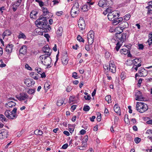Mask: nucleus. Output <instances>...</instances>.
Here are the masks:
<instances>
[{
	"label": "nucleus",
	"mask_w": 152,
	"mask_h": 152,
	"mask_svg": "<svg viewBox=\"0 0 152 152\" xmlns=\"http://www.w3.org/2000/svg\"><path fill=\"white\" fill-rule=\"evenodd\" d=\"M91 7L88 6L87 4L84 5L82 8V9L83 12L87 11L89 9H91Z\"/></svg>",
	"instance_id": "23"
},
{
	"label": "nucleus",
	"mask_w": 152,
	"mask_h": 152,
	"mask_svg": "<svg viewBox=\"0 0 152 152\" xmlns=\"http://www.w3.org/2000/svg\"><path fill=\"white\" fill-rule=\"evenodd\" d=\"M136 108L138 112L143 113L148 110V107L147 105L144 103L137 102L136 104Z\"/></svg>",
	"instance_id": "2"
},
{
	"label": "nucleus",
	"mask_w": 152,
	"mask_h": 152,
	"mask_svg": "<svg viewBox=\"0 0 152 152\" xmlns=\"http://www.w3.org/2000/svg\"><path fill=\"white\" fill-rule=\"evenodd\" d=\"M105 0H100L98 4L99 6L101 7H104L105 5Z\"/></svg>",
	"instance_id": "31"
},
{
	"label": "nucleus",
	"mask_w": 152,
	"mask_h": 152,
	"mask_svg": "<svg viewBox=\"0 0 152 152\" xmlns=\"http://www.w3.org/2000/svg\"><path fill=\"white\" fill-rule=\"evenodd\" d=\"M64 102V100L63 98L59 99L57 102V105L58 106H60L63 104Z\"/></svg>",
	"instance_id": "29"
},
{
	"label": "nucleus",
	"mask_w": 152,
	"mask_h": 152,
	"mask_svg": "<svg viewBox=\"0 0 152 152\" xmlns=\"http://www.w3.org/2000/svg\"><path fill=\"white\" fill-rule=\"evenodd\" d=\"M92 47V45H90L88 43V44H86L85 45V49L87 51H89Z\"/></svg>",
	"instance_id": "35"
},
{
	"label": "nucleus",
	"mask_w": 152,
	"mask_h": 152,
	"mask_svg": "<svg viewBox=\"0 0 152 152\" xmlns=\"http://www.w3.org/2000/svg\"><path fill=\"white\" fill-rule=\"evenodd\" d=\"M141 66V64H140L138 66H134V65H133L132 69H135L136 71H137V70L138 68L139 67H140Z\"/></svg>",
	"instance_id": "46"
},
{
	"label": "nucleus",
	"mask_w": 152,
	"mask_h": 152,
	"mask_svg": "<svg viewBox=\"0 0 152 152\" xmlns=\"http://www.w3.org/2000/svg\"><path fill=\"white\" fill-rule=\"evenodd\" d=\"M111 99V96L110 95H107L105 97V100L108 102V103H110Z\"/></svg>",
	"instance_id": "37"
},
{
	"label": "nucleus",
	"mask_w": 152,
	"mask_h": 152,
	"mask_svg": "<svg viewBox=\"0 0 152 152\" xmlns=\"http://www.w3.org/2000/svg\"><path fill=\"white\" fill-rule=\"evenodd\" d=\"M117 20H118V22H119V23H120L121 22L124 20L123 19V18L121 17L118 18H117Z\"/></svg>",
	"instance_id": "56"
},
{
	"label": "nucleus",
	"mask_w": 152,
	"mask_h": 152,
	"mask_svg": "<svg viewBox=\"0 0 152 152\" xmlns=\"http://www.w3.org/2000/svg\"><path fill=\"white\" fill-rule=\"evenodd\" d=\"M6 120V118L2 114H0V121H1L2 122L5 121Z\"/></svg>",
	"instance_id": "42"
},
{
	"label": "nucleus",
	"mask_w": 152,
	"mask_h": 152,
	"mask_svg": "<svg viewBox=\"0 0 152 152\" xmlns=\"http://www.w3.org/2000/svg\"><path fill=\"white\" fill-rule=\"evenodd\" d=\"M135 96L136 97L135 99L136 100L143 101L144 99L141 92L137 90L136 91Z\"/></svg>",
	"instance_id": "8"
},
{
	"label": "nucleus",
	"mask_w": 152,
	"mask_h": 152,
	"mask_svg": "<svg viewBox=\"0 0 152 152\" xmlns=\"http://www.w3.org/2000/svg\"><path fill=\"white\" fill-rule=\"evenodd\" d=\"M109 70L113 73H114L115 72L116 67L114 64L109 63Z\"/></svg>",
	"instance_id": "16"
},
{
	"label": "nucleus",
	"mask_w": 152,
	"mask_h": 152,
	"mask_svg": "<svg viewBox=\"0 0 152 152\" xmlns=\"http://www.w3.org/2000/svg\"><path fill=\"white\" fill-rule=\"evenodd\" d=\"M110 55V54L107 51H106L105 53V57L106 58H109Z\"/></svg>",
	"instance_id": "44"
},
{
	"label": "nucleus",
	"mask_w": 152,
	"mask_h": 152,
	"mask_svg": "<svg viewBox=\"0 0 152 152\" xmlns=\"http://www.w3.org/2000/svg\"><path fill=\"white\" fill-rule=\"evenodd\" d=\"M77 39L79 42H84V39L80 35H78L77 37Z\"/></svg>",
	"instance_id": "39"
},
{
	"label": "nucleus",
	"mask_w": 152,
	"mask_h": 152,
	"mask_svg": "<svg viewBox=\"0 0 152 152\" xmlns=\"http://www.w3.org/2000/svg\"><path fill=\"white\" fill-rule=\"evenodd\" d=\"M36 23L37 25H41L44 32H48L51 29V27L50 25H48V23L46 17L41 16L36 20Z\"/></svg>",
	"instance_id": "1"
},
{
	"label": "nucleus",
	"mask_w": 152,
	"mask_h": 152,
	"mask_svg": "<svg viewBox=\"0 0 152 152\" xmlns=\"http://www.w3.org/2000/svg\"><path fill=\"white\" fill-rule=\"evenodd\" d=\"M11 34V32L9 30H6L3 33V35L4 37L8 35H10Z\"/></svg>",
	"instance_id": "36"
},
{
	"label": "nucleus",
	"mask_w": 152,
	"mask_h": 152,
	"mask_svg": "<svg viewBox=\"0 0 152 152\" xmlns=\"http://www.w3.org/2000/svg\"><path fill=\"white\" fill-rule=\"evenodd\" d=\"M77 73L75 72H74L72 73V77L75 78V79H77L78 78V76L77 75Z\"/></svg>",
	"instance_id": "49"
},
{
	"label": "nucleus",
	"mask_w": 152,
	"mask_h": 152,
	"mask_svg": "<svg viewBox=\"0 0 152 152\" xmlns=\"http://www.w3.org/2000/svg\"><path fill=\"white\" fill-rule=\"evenodd\" d=\"M147 42L148 43L150 47H152V39H148Z\"/></svg>",
	"instance_id": "50"
},
{
	"label": "nucleus",
	"mask_w": 152,
	"mask_h": 152,
	"mask_svg": "<svg viewBox=\"0 0 152 152\" xmlns=\"http://www.w3.org/2000/svg\"><path fill=\"white\" fill-rule=\"evenodd\" d=\"M129 51V50H127L126 49L123 48L120 50V53L121 54L124 55L127 54Z\"/></svg>",
	"instance_id": "30"
},
{
	"label": "nucleus",
	"mask_w": 152,
	"mask_h": 152,
	"mask_svg": "<svg viewBox=\"0 0 152 152\" xmlns=\"http://www.w3.org/2000/svg\"><path fill=\"white\" fill-rule=\"evenodd\" d=\"M35 70L37 71V72L39 74H40L42 73V72L41 71V68H36L35 69Z\"/></svg>",
	"instance_id": "64"
},
{
	"label": "nucleus",
	"mask_w": 152,
	"mask_h": 152,
	"mask_svg": "<svg viewBox=\"0 0 152 152\" xmlns=\"http://www.w3.org/2000/svg\"><path fill=\"white\" fill-rule=\"evenodd\" d=\"M88 136L87 135H86L84 136V138L83 139V141H82V142H83V143H85L88 140Z\"/></svg>",
	"instance_id": "45"
},
{
	"label": "nucleus",
	"mask_w": 152,
	"mask_h": 152,
	"mask_svg": "<svg viewBox=\"0 0 152 152\" xmlns=\"http://www.w3.org/2000/svg\"><path fill=\"white\" fill-rule=\"evenodd\" d=\"M16 105V103L12 101H11L8 102L7 103H6L5 104L6 106H8L9 107L12 108L13 107H15Z\"/></svg>",
	"instance_id": "24"
},
{
	"label": "nucleus",
	"mask_w": 152,
	"mask_h": 152,
	"mask_svg": "<svg viewBox=\"0 0 152 152\" xmlns=\"http://www.w3.org/2000/svg\"><path fill=\"white\" fill-rule=\"evenodd\" d=\"M9 135L8 131L6 129H2L0 131V137L1 139L7 138Z\"/></svg>",
	"instance_id": "12"
},
{
	"label": "nucleus",
	"mask_w": 152,
	"mask_h": 152,
	"mask_svg": "<svg viewBox=\"0 0 152 152\" xmlns=\"http://www.w3.org/2000/svg\"><path fill=\"white\" fill-rule=\"evenodd\" d=\"M78 26L80 29V31H83L86 28V24L85 21L83 18L79 20L78 23Z\"/></svg>",
	"instance_id": "11"
},
{
	"label": "nucleus",
	"mask_w": 152,
	"mask_h": 152,
	"mask_svg": "<svg viewBox=\"0 0 152 152\" xmlns=\"http://www.w3.org/2000/svg\"><path fill=\"white\" fill-rule=\"evenodd\" d=\"M85 99L87 100H89L91 99V97L90 95H87V96H84Z\"/></svg>",
	"instance_id": "57"
},
{
	"label": "nucleus",
	"mask_w": 152,
	"mask_h": 152,
	"mask_svg": "<svg viewBox=\"0 0 152 152\" xmlns=\"http://www.w3.org/2000/svg\"><path fill=\"white\" fill-rule=\"evenodd\" d=\"M94 3V2H91L90 1H87L86 4L88 5V6H91V5H93Z\"/></svg>",
	"instance_id": "60"
},
{
	"label": "nucleus",
	"mask_w": 152,
	"mask_h": 152,
	"mask_svg": "<svg viewBox=\"0 0 152 152\" xmlns=\"http://www.w3.org/2000/svg\"><path fill=\"white\" fill-rule=\"evenodd\" d=\"M45 55H46L45 54V55H42L41 56H39V58L41 60H42L43 59L44 60V58H45V57H46V56Z\"/></svg>",
	"instance_id": "63"
},
{
	"label": "nucleus",
	"mask_w": 152,
	"mask_h": 152,
	"mask_svg": "<svg viewBox=\"0 0 152 152\" xmlns=\"http://www.w3.org/2000/svg\"><path fill=\"white\" fill-rule=\"evenodd\" d=\"M13 45L12 44H9L6 48V51L8 53H11L12 50Z\"/></svg>",
	"instance_id": "22"
},
{
	"label": "nucleus",
	"mask_w": 152,
	"mask_h": 152,
	"mask_svg": "<svg viewBox=\"0 0 152 152\" xmlns=\"http://www.w3.org/2000/svg\"><path fill=\"white\" fill-rule=\"evenodd\" d=\"M35 91V88L29 89L27 91V93L29 94H34Z\"/></svg>",
	"instance_id": "33"
},
{
	"label": "nucleus",
	"mask_w": 152,
	"mask_h": 152,
	"mask_svg": "<svg viewBox=\"0 0 152 152\" xmlns=\"http://www.w3.org/2000/svg\"><path fill=\"white\" fill-rule=\"evenodd\" d=\"M114 13H112V12L109 13L107 15L108 18L109 20L111 21L114 20Z\"/></svg>",
	"instance_id": "25"
},
{
	"label": "nucleus",
	"mask_w": 152,
	"mask_h": 152,
	"mask_svg": "<svg viewBox=\"0 0 152 152\" xmlns=\"http://www.w3.org/2000/svg\"><path fill=\"white\" fill-rule=\"evenodd\" d=\"M68 146V145L67 143H66L64 144L62 146V147L61 148L63 149H66Z\"/></svg>",
	"instance_id": "54"
},
{
	"label": "nucleus",
	"mask_w": 152,
	"mask_h": 152,
	"mask_svg": "<svg viewBox=\"0 0 152 152\" xmlns=\"http://www.w3.org/2000/svg\"><path fill=\"white\" fill-rule=\"evenodd\" d=\"M5 7L4 6H2V7L0 8V11H1V14H2L3 13V10H5Z\"/></svg>",
	"instance_id": "55"
},
{
	"label": "nucleus",
	"mask_w": 152,
	"mask_h": 152,
	"mask_svg": "<svg viewBox=\"0 0 152 152\" xmlns=\"http://www.w3.org/2000/svg\"><path fill=\"white\" fill-rule=\"evenodd\" d=\"M17 108L16 107L14 108L12 111H10V110H7L5 111L4 115L9 119L16 118L17 117Z\"/></svg>",
	"instance_id": "3"
},
{
	"label": "nucleus",
	"mask_w": 152,
	"mask_h": 152,
	"mask_svg": "<svg viewBox=\"0 0 152 152\" xmlns=\"http://www.w3.org/2000/svg\"><path fill=\"white\" fill-rule=\"evenodd\" d=\"M122 43L117 42L116 44V46L115 47V49L117 51H118L119 50L120 48L122 45Z\"/></svg>",
	"instance_id": "38"
},
{
	"label": "nucleus",
	"mask_w": 152,
	"mask_h": 152,
	"mask_svg": "<svg viewBox=\"0 0 152 152\" xmlns=\"http://www.w3.org/2000/svg\"><path fill=\"white\" fill-rule=\"evenodd\" d=\"M20 95H17L15 96V97L19 100L21 101L28 99V96L26 93H24L23 94L20 93Z\"/></svg>",
	"instance_id": "9"
},
{
	"label": "nucleus",
	"mask_w": 152,
	"mask_h": 152,
	"mask_svg": "<svg viewBox=\"0 0 152 152\" xmlns=\"http://www.w3.org/2000/svg\"><path fill=\"white\" fill-rule=\"evenodd\" d=\"M68 56L66 55L62 56L61 59L62 63L64 65H66L68 62Z\"/></svg>",
	"instance_id": "20"
},
{
	"label": "nucleus",
	"mask_w": 152,
	"mask_h": 152,
	"mask_svg": "<svg viewBox=\"0 0 152 152\" xmlns=\"http://www.w3.org/2000/svg\"><path fill=\"white\" fill-rule=\"evenodd\" d=\"M94 34L93 31L92 30H91L87 35L88 43L90 45H92L94 42Z\"/></svg>",
	"instance_id": "7"
},
{
	"label": "nucleus",
	"mask_w": 152,
	"mask_h": 152,
	"mask_svg": "<svg viewBox=\"0 0 152 152\" xmlns=\"http://www.w3.org/2000/svg\"><path fill=\"white\" fill-rule=\"evenodd\" d=\"M63 28L59 27L56 31V36L57 37H60L61 36L62 34Z\"/></svg>",
	"instance_id": "21"
},
{
	"label": "nucleus",
	"mask_w": 152,
	"mask_h": 152,
	"mask_svg": "<svg viewBox=\"0 0 152 152\" xmlns=\"http://www.w3.org/2000/svg\"><path fill=\"white\" fill-rule=\"evenodd\" d=\"M119 26L116 28V30L118 32L122 33L124 29L128 27L129 24L126 21L123 20L119 24Z\"/></svg>",
	"instance_id": "6"
},
{
	"label": "nucleus",
	"mask_w": 152,
	"mask_h": 152,
	"mask_svg": "<svg viewBox=\"0 0 152 152\" xmlns=\"http://www.w3.org/2000/svg\"><path fill=\"white\" fill-rule=\"evenodd\" d=\"M77 105H72L71 107V109L72 110V112H73L76 109Z\"/></svg>",
	"instance_id": "59"
},
{
	"label": "nucleus",
	"mask_w": 152,
	"mask_h": 152,
	"mask_svg": "<svg viewBox=\"0 0 152 152\" xmlns=\"http://www.w3.org/2000/svg\"><path fill=\"white\" fill-rule=\"evenodd\" d=\"M146 8L148 9V10H149L150 11H152V4L149 5V6L146 7Z\"/></svg>",
	"instance_id": "61"
},
{
	"label": "nucleus",
	"mask_w": 152,
	"mask_h": 152,
	"mask_svg": "<svg viewBox=\"0 0 152 152\" xmlns=\"http://www.w3.org/2000/svg\"><path fill=\"white\" fill-rule=\"evenodd\" d=\"M18 37L19 39L22 38L26 39V37L25 35L21 31H20V32L19 35L18 36Z\"/></svg>",
	"instance_id": "28"
},
{
	"label": "nucleus",
	"mask_w": 152,
	"mask_h": 152,
	"mask_svg": "<svg viewBox=\"0 0 152 152\" xmlns=\"http://www.w3.org/2000/svg\"><path fill=\"white\" fill-rule=\"evenodd\" d=\"M104 2L105 5H107L109 6L110 4H112V1L111 0H105Z\"/></svg>",
	"instance_id": "41"
},
{
	"label": "nucleus",
	"mask_w": 152,
	"mask_h": 152,
	"mask_svg": "<svg viewBox=\"0 0 152 152\" xmlns=\"http://www.w3.org/2000/svg\"><path fill=\"white\" fill-rule=\"evenodd\" d=\"M132 61L133 64L134 66H138L140 64H141V60L140 58H135L132 60Z\"/></svg>",
	"instance_id": "19"
},
{
	"label": "nucleus",
	"mask_w": 152,
	"mask_h": 152,
	"mask_svg": "<svg viewBox=\"0 0 152 152\" xmlns=\"http://www.w3.org/2000/svg\"><path fill=\"white\" fill-rule=\"evenodd\" d=\"M90 109V107L88 105H84L83 108V110L86 112L88 111Z\"/></svg>",
	"instance_id": "40"
},
{
	"label": "nucleus",
	"mask_w": 152,
	"mask_h": 152,
	"mask_svg": "<svg viewBox=\"0 0 152 152\" xmlns=\"http://www.w3.org/2000/svg\"><path fill=\"white\" fill-rule=\"evenodd\" d=\"M131 17V15L130 14H126L125 16H124V20L125 21H127Z\"/></svg>",
	"instance_id": "34"
},
{
	"label": "nucleus",
	"mask_w": 152,
	"mask_h": 152,
	"mask_svg": "<svg viewBox=\"0 0 152 152\" xmlns=\"http://www.w3.org/2000/svg\"><path fill=\"white\" fill-rule=\"evenodd\" d=\"M118 33L115 34L114 37V39L117 41L118 42L122 43L126 39V33H120L118 32Z\"/></svg>",
	"instance_id": "5"
},
{
	"label": "nucleus",
	"mask_w": 152,
	"mask_h": 152,
	"mask_svg": "<svg viewBox=\"0 0 152 152\" xmlns=\"http://www.w3.org/2000/svg\"><path fill=\"white\" fill-rule=\"evenodd\" d=\"M52 60L49 56H46V57L44 58V61H41V63L43 65H46L48 64H50Z\"/></svg>",
	"instance_id": "14"
},
{
	"label": "nucleus",
	"mask_w": 152,
	"mask_h": 152,
	"mask_svg": "<svg viewBox=\"0 0 152 152\" xmlns=\"http://www.w3.org/2000/svg\"><path fill=\"white\" fill-rule=\"evenodd\" d=\"M113 23L114 25H116L118 24L119 23V22H118V20H117V19H114V20H113Z\"/></svg>",
	"instance_id": "58"
},
{
	"label": "nucleus",
	"mask_w": 152,
	"mask_h": 152,
	"mask_svg": "<svg viewBox=\"0 0 152 152\" xmlns=\"http://www.w3.org/2000/svg\"><path fill=\"white\" fill-rule=\"evenodd\" d=\"M114 19H116L118 18L120 16L118 13H117L116 14H114Z\"/></svg>",
	"instance_id": "51"
},
{
	"label": "nucleus",
	"mask_w": 152,
	"mask_h": 152,
	"mask_svg": "<svg viewBox=\"0 0 152 152\" xmlns=\"http://www.w3.org/2000/svg\"><path fill=\"white\" fill-rule=\"evenodd\" d=\"M42 9L43 12V15H44L45 16L47 14L49 13L48 10L47 8L42 7Z\"/></svg>",
	"instance_id": "27"
},
{
	"label": "nucleus",
	"mask_w": 152,
	"mask_h": 152,
	"mask_svg": "<svg viewBox=\"0 0 152 152\" xmlns=\"http://www.w3.org/2000/svg\"><path fill=\"white\" fill-rule=\"evenodd\" d=\"M21 1V0H18L12 4V10L14 12H15L17 8L20 5Z\"/></svg>",
	"instance_id": "15"
},
{
	"label": "nucleus",
	"mask_w": 152,
	"mask_h": 152,
	"mask_svg": "<svg viewBox=\"0 0 152 152\" xmlns=\"http://www.w3.org/2000/svg\"><path fill=\"white\" fill-rule=\"evenodd\" d=\"M38 12L37 11H32L30 14V17L33 18H35L37 15L38 14Z\"/></svg>",
	"instance_id": "26"
},
{
	"label": "nucleus",
	"mask_w": 152,
	"mask_h": 152,
	"mask_svg": "<svg viewBox=\"0 0 152 152\" xmlns=\"http://www.w3.org/2000/svg\"><path fill=\"white\" fill-rule=\"evenodd\" d=\"M25 68L29 70H32V69L31 67L28 65L26 64H25Z\"/></svg>",
	"instance_id": "53"
},
{
	"label": "nucleus",
	"mask_w": 152,
	"mask_h": 152,
	"mask_svg": "<svg viewBox=\"0 0 152 152\" xmlns=\"http://www.w3.org/2000/svg\"><path fill=\"white\" fill-rule=\"evenodd\" d=\"M38 132L37 133V135H42L43 134V132L40 130H37Z\"/></svg>",
	"instance_id": "62"
},
{
	"label": "nucleus",
	"mask_w": 152,
	"mask_h": 152,
	"mask_svg": "<svg viewBox=\"0 0 152 152\" xmlns=\"http://www.w3.org/2000/svg\"><path fill=\"white\" fill-rule=\"evenodd\" d=\"M138 49L139 50H142L144 48V46L142 44H139L138 45Z\"/></svg>",
	"instance_id": "52"
},
{
	"label": "nucleus",
	"mask_w": 152,
	"mask_h": 152,
	"mask_svg": "<svg viewBox=\"0 0 152 152\" xmlns=\"http://www.w3.org/2000/svg\"><path fill=\"white\" fill-rule=\"evenodd\" d=\"M125 73L124 72H122L121 74V79L122 80H124L125 79Z\"/></svg>",
	"instance_id": "47"
},
{
	"label": "nucleus",
	"mask_w": 152,
	"mask_h": 152,
	"mask_svg": "<svg viewBox=\"0 0 152 152\" xmlns=\"http://www.w3.org/2000/svg\"><path fill=\"white\" fill-rule=\"evenodd\" d=\"M24 83L28 87H29L31 86V80L30 79H26L24 81Z\"/></svg>",
	"instance_id": "32"
},
{
	"label": "nucleus",
	"mask_w": 152,
	"mask_h": 152,
	"mask_svg": "<svg viewBox=\"0 0 152 152\" xmlns=\"http://www.w3.org/2000/svg\"><path fill=\"white\" fill-rule=\"evenodd\" d=\"M43 52L45 53V55L48 56H50L52 50L50 48L48 45H46L42 48V49Z\"/></svg>",
	"instance_id": "10"
},
{
	"label": "nucleus",
	"mask_w": 152,
	"mask_h": 152,
	"mask_svg": "<svg viewBox=\"0 0 152 152\" xmlns=\"http://www.w3.org/2000/svg\"><path fill=\"white\" fill-rule=\"evenodd\" d=\"M113 108L115 112L118 114L119 115H121V112L120 108L118 104H115L113 107Z\"/></svg>",
	"instance_id": "17"
},
{
	"label": "nucleus",
	"mask_w": 152,
	"mask_h": 152,
	"mask_svg": "<svg viewBox=\"0 0 152 152\" xmlns=\"http://www.w3.org/2000/svg\"><path fill=\"white\" fill-rule=\"evenodd\" d=\"M134 140L136 143L138 144L140 141L141 139L138 137H136L134 138Z\"/></svg>",
	"instance_id": "43"
},
{
	"label": "nucleus",
	"mask_w": 152,
	"mask_h": 152,
	"mask_svg": "<svg viewBox=\"0 0 152 152\" xmlns=\"http://www.w3.org/2000/svg\"><path fill=\"white\" fill-rule=\"evenodd\" d=\"M138 76L139 77H144L147 74V71L143 67H141L138 70Z\"/></svg>",
	"instance_id": "13"
},
{
	"label": "nucleus",
	"mask_w": 152,
	"mask_h": 152,
	"mask_svg": "<svg viewBox=\"0 0 152 152\" xmlns=\"http://www.w3.org/2000/svg\"><path fill=\"white\" fill-rule=\"evenodd\" d=\"M79 5L78 3L76 2L73 5L70 11L71 16L72 18H75L79 14L80 9Z\"/></svg>",
	"instance_id": "4"
},
{
	"label": "nucleus",
	"mask_w": 152,
	"mask_h": 152,
	"mask_svg": "<svg viewBox=\"0 0 152 152\" xmlns=\"http://www.w3.org/2000/svg\"><path fill=\"white\" fill-rule=\"evenodd\" d=\"M27 47L26 45H23L20 48L19 50V52L20 54H24L27 52Z\"/></svg>",
	"instance_id": "18"
},
{
	"label": "nucleus",
	"mask_w": 152,
	"mask_h": 152,
	"mask_svg": "<svg viewBox=\"0 0 152 152\" xmlns=\"http://www.w3.org/2000/svg\"><path fill=\"white\" fill-rule=\"evenodd\" d=\"M75 97L70 96L69 97V103L73 102L75 100Z\"/></svg>",
	"instance_id": "48"
}]
</instances>
